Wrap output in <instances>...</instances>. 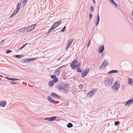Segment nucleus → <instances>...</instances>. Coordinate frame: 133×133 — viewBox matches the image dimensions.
<instances>
[{"label":"nucleus","mask_w":133,"mask_h":133,"mask_svg":"<svg viewBox=\"0 0 133 133\" xmlns=\"http://www.w3.org/2000/svg\"><path fill=\"white\" fill-rule=\"evenodd\" d=\"M99 14H98V18H97V21L96 22V25H98V23H99Z\"/></svg>","instance_id":"nucleus-23"},{"label":"nucleus","mask_w":133,"mask_h":133,"mask_svg":"<svg viewBox=\"0 0 133 133\" xmlns=\"http://www.w3.org/2000/svg\"><path fill=\"white\" fill-rule=\"evenodd\" d=\"M108 63L107 61H105L103 62L102 65L100 67V69L103 68H104L107 64Z\"/></svg>","instance_id":"nucleus-10"},{"label":"nucleus","mask_w":133,"mask_h":133,"mask_svg":"<svg viewBox=\"0 0 133 133\" xmlns=\"http://www.w3.org/2000/svg\"><path fill=\"white\" fill-rule=\"evenodd\" d=\"M26 30V27H24L19 30V31L20 32H22L25 31Z\"/></svg>","instance_id":"nucleus-18"},{"label":"nucleus","mask_w":133,"mask_h":133,"mask_svg":"<svg viewBox=\"0 0 133 133\" xmlns=\"http://www.w3.org/2000/svg\"><path fill=\"white\" fill-rule=\"evenodd\" d=\"M36 24H33L31 26H29L28 28L27 31L28 32H30L33 30L36 26Z\"/></svg>","instance_id":"nucleus-4"},{"label":"nucleus","mask_w":133,"mask_h":133,"mask_svg":"<svg viewBox=\"0 0 133 133\" xmlns=\"http://www.w3.org/2000/svg\"><path fill=\"white\" fill-rule=\"evenodd\" d=\"M11 83L12 84H16V82H11Z\"/></svg>","instance_id":"nucleus-40"},{"label":"nucleus","mask_w":133,"mask_h":133,"mask_svg":"<svg viewBox=\"0 0 133 133\" xmlns=\"http://www.w3.org/2000/svg\"><path fill=\"white\" fill-rule=\"evenodd\" d=\"M66 28V26H65L63 28L62 30L61 31L62 32H63L65 31V29Z\"/></svg>","instance_id":"nucleus-35"},{"label":"nucleus","mask_w":133,"mask_h":133,"mask_svg":"<svg viewBox=\"0 0 133 133\" xmlns=\"http://www.w3.org/2000/svg\"><path fill=\"white\" fill-rule=\"evenodd\" d=\"M6 104V102L5 101H1L0 102V105L1 107H4Z\"/></svg>","instance_id":"nucleus-11"},{"label":"nucleus","mask_w":133,"mask_h":133,"mask_svg":"<svg viewBox=\"0 0 133 133\" xmlns=\"http://www.w3.org/2000/svg\"><path fill=\"white\" fill-rule=\"evenodd\" d=\"M91 11H92L94 10V8L93 6H91Z\"/></svg>","instance_id":"nucleus-37"},{"label":"nucleus","mask_w":133,"mask_h":133,"mask_svg":"<svg viewBox=\"0 0 133 133\" xmlns=\"http://www.w3.org/2000/svg\"><path fill=\"white\" fill-rule=\"evenodd\" d=\"M95 93V91L92 90L89 92L87 96V97H89L92 96Z\"/></svg>","instance_id":"nucleus-8"},{"label":"nucleus","mask_w":133,"mask_h":133,"mask_svg":"<svg viewBox=\"0 0 133 133\" xmlns=\"http://www.w3.org/2000/svg\"><path fill=\"white\" fill-rule=\"evenodd\" d=\"M90 42H91V40H90L89 41L87 44V47H88L89 46L90 43Z\"/></svg>","instance_id":"nucleus-34"},{"label":"nucleus","mask_w":133,"mask_h":133,"mask_svg":"<svg viewBox=\"0 0 133 133\" xmlns=\"http://www.w3.org/2000/svg\"><path fill=\"white\" fill-rule=\"evenodd\" d=\"M120 123V122L118 121H117L115 122V125H117L118 124H119Z\"/></svg>","instance_id":"nucleus-29"},{"label":"nucleus","mask_w":133,"mask_h":133,"mask_svg":"<svg viewBox=\"0 0 133 133\" xmlns=\"http://www.w3.org/2000/svg\"><path fill=\"white\" fill-rule=\"evenodd\" d=\"M51 96L53 97H55L56 98H59V96L57 95L56 93H52L51 94Z\"/></svg>","instance_id":"nucleus-15"},{"label":"nucleus","mask_w":133,"mask_h":133,"mask_svg":"<svg viewBox=\"0 0 133 133\" xmlns=\"http://www.w3.org/2000/svg\"><path fill=\"white\" fill-rule=\"evenodd\" d=\"M48 100L50 102L53 103L54 101V100L50 97L48 96Z\"/></svg>","instance_id":"nucleus-17"},{"label":"nucleus","mask_w":133,"mask_h":133,"mask_svg":"<svg viewBox=\"0 0 133 133\" xmlns=\"http://www.w3.org/2000/svg\"><path fill=\"white\" fill-rule=\"evenodd\" d=\"M84 91L85 92H86V90H84Z\"/></svg>","instance_id":"nucleus-43"},{"label":"nucleus","mask_w":133,"mask_h":133,"mask_svg":"<svg viewBox=\"0 0 133 133\" xmlns=\"http://www.w3.org/2000/svg\"><path fill=\"white\" fill-rule=\"evenodd\" d=\"M27 44V43H26L25 44H23L22 46V47L20 49H19L20 50V49H22L24 47H25L26 46V45Z\"/></svg>","instance_id":"nucleus-26"},{"label":"nucleus","mask_w":133,"mask_h":133,"mask_svg":"<svg viewBox=\"0 0 133 133\" xmlns=\"http://www.w3.org/2000/svg\"><path fill=\"white\" fill-rule=\"evenodd\" d=\"M110 2L112 3L114 5L116 6V7H117V4L113 0H111L110 1Z\"/></svg>","instance_id":"nucleus-24"},{"label":"nucleus","mask_w":133,"mask_h":133,"mask_svg":"<svg viewBox=\"0 0 133 133\" xmlns=\"http://www.w3.org/2000/svg\"><path fill=\"white\" fill-rule=\"evenodd\" d=\"M73 40L72 39H70L69 41V42L67 45V46L66 47L67 49H68L70 46L72 44Z\"/></svg>","instance_id":"nucleus-14"},{"label":"nucleus","mask_w":133,"mask_h":133,"mask_svg":"<svg viewBox=\"0 0 133 133\" xmlns=\"http://www.w3.org/2000/svg\"><path fill=\"white\" fill-rule=\"evenodd\" d=\"M129 83L130 84H131L132 83V79L131 78H129L128 79Z\"/></svg>","instance_id":"nucleus-22"},{"label":"nucleus","mask_w":133,"mask_h":133,"mask_svg":"<svg viewBox=\"0 0 133 133\" xmlns=\"http://www.w3.org/2000/svg\"><path fill=\"white\" fill-rule=\"evenodd\" d=\"M92 1L93 2V3L94 4H95V0H92Z\"/></svg>","instance_id":"nucleus-42"},{"label":"nucleus","mask_w":133,"mask_h":133,"mask_svg":"<svg viewBox=\"0 0 133 133\" xmlns=\"http://www.w3.org/2000/svg\"><path fill=\"white\" fill-rule=\"evenodd\" d=\"M89 18L91 19L92 17V15L91 14H90L89 15Z\"/></svg>","instance_id":"nucleus-33"},{"label":"nucleus","mask_w":133,"mask_h":133,"mask_svg":"<svg viewBox=\"0 0 133 133\" xmlns=\"http://www.w3.org/2000/svg\"><path fill=\"white\" fill-rule=\"evenodd\" d=\"M51 77L52 79H54L53 80L49 81V84L50 87H51L53 86L54 84L56 82L58 81V80L56 76L54 75H52L51 76Z\"/></svg>","instance_id":"nucleus-2"},{"label":"nucleus","mask_w":133,"mask_h":133,"mask_svg":"<svg viewBox=\"0 0 133 133\" xmlns=\"http://www.w3.org/2000/svg\"><path fill=\"white\" fill-rule=\"evenodd\" d=\"M133 103V98H131L127 101V102L125 103V105H127L128 104H130L132 103Z\"/></svg>","instance_id":"nucleus-9"},{"label":"nucleus","mask_w":133,"mask_h":133,"mask_svg":"<svg viewBox=\"0 0 133 133\" xmlns=\"http://www.w3.org/2000/svg\"><path fill=\"white\" fill-rule=\"evenodd\" d=\"M56 118V117L55 116H53L49 118H45L44 119L45 120H48L50 121H54L55 120Z\"/></svg>","instance_id":"nucleus-7"},{"label":"nucleus","mask_w":133,"mask_h":133,"mask_svg":"<svg viewBox=\"0 0 133 133\" xmlns=\"http://www.w3.org/2000/svg\"><path fill=\"white\" fill-rule=\"evenodd\" d=\"M15 14V12H13V13L12 14V15L11 16H13V15H15V14Z\"/></svg>","instance_id":"nucleus-41"},{"label":"nucleus","mask_w":133,"mask_h":133,"mask_svg":"<svg viewBox=\"0 0 133 133\" xmlns=\"http://www.w3.org/2000/svg\"><path fill=\"white\" fill-rule=\"evenodd\" d=\"M18 11H18V10H17V9H16V10L14 11V12L16 14Z\"/></svg>","instance_id":"nucleus-36"},{"label":"nucleus","mask_w":133,"mask_h":133,"mask_svg":"<svg viewBox=\"0 0 133 133\" xmlns=\"http://www.w3.org/2000/svg\"><path fill=\"white\" fill-rule=\"evenodd\" d=\"M34 59H33L32 58H31L30 59H26L25 61H25L26 62H28V61H30L31 60H34Z\"/></svg>","instance_id":"nucleus-32"},{"label":"nucleus","mask_w":133,"mask_h":133,"mask_svg":"<svg viewBox=\"0 0 133 133\" xmlns=\"http://www.w3.org/2000/svg\"><path fill=\"white\" fill-rule=\"evenodd\" d=\"M21 6V3H20L19 2L17 4V8H16V9L17 10L19 11V9Z\"/></svg>","instance_id":"nucleus-19"},{"label":"nucleus","mask_w":133,"mask_h":133,"mask_svg":"<svg viewBox=\"0 0 133 133\" xmlns=\"http://www.w3.org/2000/svg\"><path fill=\"white\" fill-rule=\"evenodd\" d=\"M77 61L74 60L71 64V66L72 69H74L76 67Z\"/></svg>","instance_id":"nucleus-6"},{"label":"nucleus","mask_w":133,"mask_h":133,"mask_svg":"<svg viewBox=\"0 0 133 133\" xmlns=\"http://www.w3.org/2000/svg\"><path fill=\"white\" fill-rule=\"evenodd\" d=\"M14 57L18 58H21L22 56L21 55H16L15 56H14Z\"/></svg>","instance_id":"nucleus-27"},{"label":"nucleus","mask_w":133,"mask_h":133,"mask_svg":"<svg viewBox=\"0 0 133 133\" xmlns=\"http://www.w3.org/2000/svg\"><path fill=\"white\" fill-rule=\"evenodd\" d=\"M79 87L80 88H81L83 87V86L82 85H81L79 86Z\"/></svg>","instance_id":"nucleus-38"},{"label":"nucleus","mask_w":133,"mask_h":133,"mask_svg":"<svg viewBox=\"0 0 133 133\" xmlns=\"http://www.w3.org/2000/svg\"><path fill=\"white\" fill-rule=\"evenodd\" d=\"M105 83L107 85L108 84L111 85L112 84V82L109 79H107L105 80Z\"/></svg>","instance_id":"nucleus-12"},{"label":"nucleus","mask_w":133,"mask_h":133,"mask_svg":"<svg viewBox=\"0 0 133 133\" xmlns=\"http://www.w3.org/2000/svg\"><path fill=\"white\" fill-rule=\"evenodd\" d=\"M89 69V68H87L85 70L82 72V77H83L87 75L88 73Z\"/></svg>","instance_id":"nucleus-5"},{"label":"nucleus","mask_w":133,"mask_h":133,"mask_svg":"<svg viewBox=\"0 0 133 133\" xmlns=\"http://www.w3.org/2000/svg\"><path fill=\"white\" fill-rule=\"evenodd\" d=\"M61 23V21L55 22L52 26L50 28L48 32L49 33L50 32L56 28Z\"/></svg>","instance_id":"nucleus-1"},{"label":"nucleus","mask_w":133,"mask_h":133,"mask_svg":"<svg viewBox=\"0 0 133 133\" xmlns=\"http://www.w3.org/2000/svg\"><path fill=\"white\" fill-rule=\"evenodd\" d=\"M117 72L118 71L117 70H112L111 71H109L108 72V74H110L114 73H117Z\"/></svg>","instance_id":"nucleus-20"},{"label":"nucleus","mask_w":133,"mask_h":133,"mask_svg":"<svg viewBox=\"0 0 133 133\" xmlns=\"http://www.w3.org/2000/svg\"><path fill=\"white\" fill-rule=\"evenodd\" d=\"M119 87V84L118 82H116L112 86L113 88L115 90H117Z\"/></svg>","instance_id":"nucleus-3"},{"label":"nucleus","mask_w":133,"mask_h":133,"mask_svg":"<svg viewBox=\"0 0 133 133\" xmlns=\"http://www.w3.org/2000/svg\"><path fill=\"white\" fill-rule=\"evenodd\" d=\"M77 71L78 72H81L82 71V70L79 69V67H77Z\"/></svg>","instance_id":"nucleus-25"},{"label":"nucleus","mask_w":133,"mask_h":133,"mask_svg":"<svg viewBox=\"0 0 133 133\" xmlns=\"http://www.w3.org/2000/svg\"><path fill=\"white\" fill-rule=\"evenodd\" d=\"M67 126L68 128H70L73 126L72 124V123H69L67 125Z\"/></svg>","instance_id":"nucleus-21"},{"label":"nucleus","mask_w":133,"mask_h":133,"mask_svg":"<svg viewBox=\"0 0 133 133\" xmlns=\"http://www.w3.org/2000/svg\"><path fill=\"white\" fill-rule=\"evenodd\" d=\"M104 50V47L103 45L99 49V52L100 53L102 52Z\"/></svg>","instance_id":"nucleus-16"},{"label":"nucleus","mask_w":133,"mask_h":133,"mask_svg":"<svg viewBox=\"0 0 133 133\" xmlns=\"http://www.w3.org/2000/svg\"><path fill=\"white\" fill-rule=\"evenodd\" d=\"M12 52L11 50H9L8 49L6 50V52L7 54H8V53H9L10 52Z\"/></svg>","instance_id":"nucleus-31"},{"label":"nucleus","mask_w":133,"mask_h":133,"mask_svg":"<svg viewBox=\"0 0 133 133\" xmlns=\"http://www.w3.org/2000/svg\"><path fill=\"white\" fill-rule=\"evenodd\" d=\"M9 79L11 80H19L18 79L14 78H9Z\"/></svg>","instance_id":"nucleus-30"},{"label":"nucleus","mask_w":133,"mask_h":133,"mask_svg":"<svg viewBox=\"0 0 133 133\" xmlns=\"http://www.w3.org/2000/svg\"><path fill=\"white\" fill-rule=\"evenodd\" d=\"M5 41V40H3L1 41V44H2Z\"/></svg>","instance_id":"nucleus-39"},{"label":"nucleus","mask_w":133,"mask_h":133,"mask_svg":"<svg viewBox=\"0 0 133 133\" xmlns=\"http://www.w3.org/2000/svg\"><path fill=\"white\" fill-rule=\"evenodd\" d=\"M61 67L59 68H58L55 71V72L54 74L56 75H58L61 72V71L59 70Z\"/></svg>","instance_id":"nucleus-13"},{"label":"nucleus","mask_w":133,"mask_h":133,"mask_svg":"<svg viewBox=\"0 0 133 133\" xmlns=\"http://www.w3.org/2000/svg\"><path fill=\"white\" fill-rule=\"evenodd\" d=\"M23 1L22 3L24 4H25L28 2V0H22Z\"/></svg>","instance_id":"nucleus-28"}]
</instances>
